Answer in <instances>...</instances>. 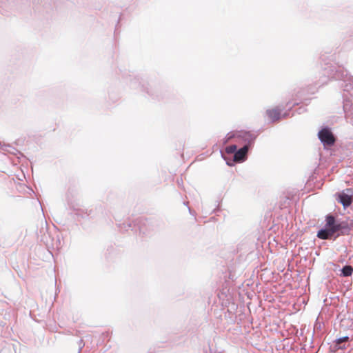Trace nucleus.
<instances>
[{
    "instance_id": "1",
    "label": "nucleus",
    "mask_w": 353,
    "mask_h": 353,
    "mask_svg": "<svg viewBox=\"0 0 353 353\" xmlns=\"http://www.w3.org/2000/svg\"><path fill=\"white\" fill-rule=\"evenodd\" d=\"M323 75L328 79L343 81V110L345 114H353V77L341 68L337 69L334 65H327L323 70Z\"/></svg>"
},
{
    "instance_id": "15",
    "label": "nucleus",
    "mask_w": 353,
    "mask_h": 353,
    "mask_svg": "<svg viewBox=\"0 0 353 353\" xmlns=\"http://www.w3.org/2000/svg\"><path fill=\"white\" fill-rule=\"evenodd\" d=\"M236 134H237V132L234 133V132H230L228 133L225 137L224 143H226L227 142H228L230 140H231L233 138L236 139Z\"/></svg>"
},
{
    "instance_id": "11",
    "label": "nucleus",
    "mask_w": 353,
    "mask_h": 353,
    "mask_svg": "<svg viewBox=\"0 0 353 353\" xmlns=\"http://www.w3.org/2000/svg\"><path fill=\"white\" fill-rule=\"evenodd\" d=\"M41 241H42L48 248L52 247H56L57 248H59L60 246V241H57L56 243L51 242L50 235L48 232L43 233V234L41 235L40 237Z\"/></svg>"
},
{
    "instance_id": "10",
    "label": "nucleus",
    "mask_w": 353,
    "mask_h": 353,
    "mask_svg": "<svg viewBox=\"0 0 353 353\" xmlns=\"http://www.w3.org/2000/svg\"><path fill=\"white\" fill-rule=\"evenodd\" d=\"M17 0H0V10L8 12L17 7Z\"/></svg>"
},
{
    "instance_id": "9",
    "label": "nucleus",
    "mask_w": 353,
    "mask_h": 353,
    "mask_svg": "<svg viewBox=\"0 0 353 353\" xmlns=\"http://www.w3.org/2000/svg\"><path fill=\"white\" fill-rule=\"evenodd\" d=\"M335 234L332 227L325 225V228L318 231L317 236L321 239H332L336 236Z\"/></svg>"
},
{
    "instance_id": "16",
    "label": "nucleus",
    "mask_w": 353,
    "mask_h": 353,
    "mask_svg": "<svg viewBox=\"0 0 353 353\" xmlns=\"http://www.w3.org/2000/svg\"><path fill=\"white\" fill-rule=\"evenodd\" d=\"M349 339L348 336H344V337H342V338H340L337 341H336V345H339L341 343H343V342H345V341H347Z\"/></svg>"
},
{
    "instance_id": "7",
    "label": "nucleus",
    "mask_w": 353,
    "mask_h": 353,
    "mask_svg": "<svg viewBox=\"0 0 353 353\" xmlns=\"http://www.w3.org/2000/svg\"><path fill=\"white\" fill-rule=\"evenodd\" d=\"M248 151L249 149H248L247 146H242L239 149H237L235 154L233 156V161H227V165L229 166H232L234 165V162L242 163L245 161L247 159Z\"/></svg>"
},
{
    "instance_id": "12",
    "label": "nucleus",
    "mask_w": 353,
    "mask_h": 353,
    "mask_svg": "<svg viewBox=\"0 0 353 353\" xmlns=\"http://www.w3.org/2000/svg\"><path fill=\"white\" fill-rule=\"evenodd\" d=\"M353 272V268L351 265H347L341 269V275L343 276H351Z\"/></svg>"
},
{
    "instance_id": "8",
    "label": "nucleus",
    "mask_w": 353,
    "mask_h": 353,
    "mask_svg": "<svg viewBox=\"0 0 353 353\" xmlns=\"http://www.w3.org/2000/svg\"><path fill=\"white\" fill-rule=\"evenodd\" d=\"M285 109L283 104H280L273 109H270L266 111V114L272 120V121H276L281 119V112Z\"/></svg>"
},
{
    "instance_id": "3",
    "label": "nucleus",
    "mask_w": 353,
    "mask_h": 353,
    "mask_svg": "<svg viewBox=\"0 0 353 353\" xmlns=\"http://www.w3.org/2000/svg\"><path fill=\"white\" fill-rule=\"evenodd\" d=\"M257 137V134L249 131L239 132L236 134V141L242 143L243 146H247L248 149L254 145Z\"/></svg>"
},
{
    "instance_id": "18",
    "label": "nucleus",
    "mask_w": 353,
    "mask_h": 353,
    "mask_svg": "<svg viewBox=\"0 0 353 353\" xmlns=\"http://www.w3.org/2000/svg\"><path fill=\"white\" fill-rule=\"evenodd\" d=\"M288 115H289V114L285 112V113L283 114V117H287Z\"/></svg>"
},
{
    "instance_id": "5",
    "label": "nucleus",
    "mask_w": 353,
    "mask_h": 353,
    "mask_svg": "<svg viewBox=\"0 0 353 353\" xmlns=\"http://www.w3.org/2000/svg\"><path fill=\"white\" fill-rule=\"evenodd\" d=\"M131 86L134 88L140 89V90L146 92L153 98L158 97L157 91L154 90L151 85L148 83L141 81L139 79H134L131 82Z\"/></svg>"
},
{
    "instance_id": "13",
    "label": "nucleus",
    "mask_w": 353,
    "mask_h": 353,
    "mask_svg": "<svg viewBox=\"0 0 353 353\" xmlns=\"http://www.w3.org/2000/svg\"><path fill=\"white\" fill-rule=\"evenodd\" d=\"M237 150V146L236 145H231L228 146L225 148V152L228 154H233V156L235 154L236 151Z\"/></svg>"
},
{
    "instance_id": "19",
    "label": "nucleus",
    "mask_w": 353,
    "mask_h": 353,
    "mask_svg": "<svg viewBox=\"0 0 353 353\" xmlns=\"http://www.w3.org/2000/svg\"><path fill=\"white\" fill-rule=\"evenodd\" d=\"M296 104H297L296 103H294L292 105H291V106L290 107V108H289V109H290H290H292V106H293V105H296Z\"/></svg>"
},
{
    "instance_id": "2",
    "label": "nucleus",
    "mask_w": 353,
    "mask_h": 353,
    "mask_svg": "<svg viewBox=\"0 0 353 353\" xmlns=\"http://www.w3.org/2000/svg\"><path fill=\"white\" fill-rule=\"evenodd\" d=\"M326 225L332 227L334 232L337 233L334 239L339 235L348 234L350 231V228L347 222L336 220L334 216L330 214L326 216Z\"/></svg>"
},
{
    "instance_id": "20",
    "label": "nucleus",
    "mask_w": 353,
    "mask_h": 353,
    "mask_svg": "<svg viewBox=\"0 0 353 353\" xmlns=\"http://www.w3.org/2000/svg\"><path fill=\"white\" fill-rule=\"evenodd\" d=\"M341 348L342 349V348H344V347H341V346H339V347H338V349H341Z\"/></svg>"
},
{
    "instance_id": "6",
    "label": "nucleus",
    "mask_w": 353,
    "mask_h": 353,
    "mask_svg": "<svg viewBox=\"0 0 353 353\" xmlns=\"http://www.w3.org/2000/svg\"><path fill=\"white\" fill-rule=\"evenodd\" d=\"M318 137L324 145L331 146L335 143L334 134L328 127L322 128L318 133Z\"/></svg>"
},
{
    "instance_id": "17",
    "label": "nucleus",
    "mask_w": 353,
    "mask_h": 353,
    "mask_svg": "<svg viewBox=\"0 0 353 353\" xmlns=\"http://www.w3.org/2000/svg\"><path fill=\"white\" fill-rule=\"evenodd\" d=\"M10 145H7V144H2L1 142L0 141V148L2 149V150H4V151H7L8 150V148H10Z\"/></svg>"
},
{
    "instance_id": "4",
    "label": "nucleus",
    "mask_w": 353,
    "mask_h": 353,
    "mask_svg": "<svg viewBox=\"0 0 353 353\" xmlns=\"http://www.w3.org/2000/svg\"><path fill=\"white\" fill-rule=\"evenodd\" d=\"M336 200L345 209L353 202V188H346L341 192L336 193Z\"/></svg>"
},
{
    "instance_id": "14",
    "label": "nucleus",
    "mask_w": 353,
    "mask_h": 353,
    "mask_svg": "<svg viewBox=\"0 0 353 353\" xmlns=\"http://www.w3.org/2000/svg\"><path fill=\"white\" fill-rule=\"evenodd\" d=\"M74 211H76V214L78 216H81L82 217L88 216V214L87 212H85L83 210H81L80 208H75L72 207Z\"/></svg>"
}]
</instances>
